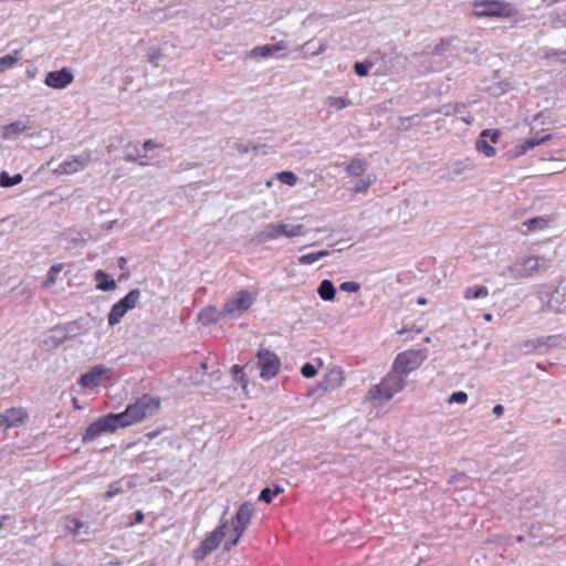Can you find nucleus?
Listing matches in <instances>:
<instances>
[{
  "instance_id": "7ed1b4c3",
  "label": "nucleus",
  "mask_w": 566,
  "mask_h": 566,
  "mask_svg": "<svg viewBox=\"0 0 566 566\" xmlns=\"http://www.w3.org/2000/svg\"><path fill=\"white\" fill-rule=\"evenodd\" d=\"M254 510V504L251 502H244L240 505L230 522V526L228 525L229 538L224 542V551H230L238 544L251 522Z\"/></svg>"
},
{
  "instance_id": "69168bd1",
  "label": "nucleus",
  "mask_w": 566,
  "mask_h": 566,
  "mask_svg": "<svg viewBox=\"0 0 566 566\" xmlns=\"http://www.w3.org/2000/svg\"><path fill=\"white\" fill-rule=\"evenodd\" d=\"M9 515H1L0 516V528L3 526L4 522L9 520Z\"/></svg>"
},
{
  "instance_id": "2f4dec72",
  "label": "nucleus",
  "mask_w": 566,
  "mask_h": 566,
  "mask_svg": "<svg viewBox=\"0 0 566 566\" xmlns=\"http://www.w3.org/2000/svg\"><path fill=\"white\" fill-rule=\"evenodd\" d=\"M125 316V313L120 310V307L115 303L108 315H107V321H108V324L109 326H115L117 325L122 318Z\"/></svg>"
},
{
  "instance_id": "393cba45",
  "label": "nucleus",
  "mask_w": 566,
  "mask_h": 566,
  "mask_svg": "<svg viewBox=\"0 0 566 566\" xmlns=\"http://www.w3.org/2000/svg\"><path fill=\"white\" fill-rule=\"evenodd\" d=\"M548 220L544 217H535L532 219H527L523 222V227L525 230H522L524 233L534 232L538 230H543L547 227Z\"/></svg>"
},
{
  "instance_id": "7c9ffc66",
  "label": "nucleus",
  "mask_w": 566,
  "mask_h": 566,
  "mask_svg": "<svg viewBox=\"0 0 566 566\" xmlns=\"http://www.w3.org/2000/svg\"><path fill=\"white\" fill-rule=\"evenodd\" d=\"M22 180L23 177L21 174H15L14 176H10L7 171L0 174V186L3 188L19 185Z\"/></svg>"
},
{
  "instance_id": "e2e57ef3",
  "label": "nucleus",
  "mask_w": 566,
  "mask_h": 566,
  "mask_svg": "<svg viewBox=\"0 0 566 566\" xmlns=\"http://www.w3.org/2000/svg\"><path fill=\"white\" fill-rule=\"evenodd\" d=\"M7 423L4 422V418L2 413H0V430H7Z\"/></svg>"
},
{
  "instance_id": "e433bc0d",
  "label": "nucleus",
  "mask_w": 566,
  "mask_h": 566,
  "mask_svg": "<svg viewBox=\"0 0 566 566\" xmlns=\"http://www.w3.org/2000/svg\"><path fill=\"white\" fill-rule=\"evenodd\" d=\"M62 265L61 264H54L50 268L46 274V279L44 281V286L50 287L52 284L55 283L57 274L61 272Z\"/></svg>"
},
{
  "instance_id": "423d86ee",
  "label": "nucleus",
  "mask_w": 566,
  "mask_h": 566,
  "mask_svg": "<svg viewBox=\"0 0 566 566\" xmlns=\"http://www.w3.org/2000/svg\"><path fill=\"white\" fill-rule=\"evenodd\" d=\"M227 536L229 537L228 521L222 522L200 542L199 546L192 552L193 559L197 562L203 560Z\"/></svg>"
},
{
  "instance_id": "a211bd4d",
  "label": "nucleus",
  "mask_w": 566,
  "mask_h": 566,
  "mask_svg": "<svg viewBox=\"0 0 566 566\" xmlns=\"http://www.w3.org/2000/svg\"><path fill=\"white\" fill-rule=\"evenodd\" d=\"M29 129L30 126L27 122L15 120L2 127L1 137L4 140H12Z\"/></svg>"
},
{
  "instance_id": "a878e982",
  "label": "nucleus",
  "mask_w": 566,
  "mask_h": 566,
  "mask_svg": "<svg viewBox=\"0 0 566 566\" xmlns=\"http://www.w3.org/2000/svg\"><path fill=\"white\" fill-rule=\"evenodd\" d=\"M21 59L20 50H15L10 54L0 57V73L13 67Z\"/></svg>"
},
{
  "instance_id": "1a4fd4ad",
  "label": "nucleus",
  "mask_w": 566,
  "mask_h": 566,
  "mask_svg": "<svg viewBox=\"0 0 566 566\" xmlns=\"http://www.w3.org/2000/svg\"><path fill=\"white\" fill-rule=\"evenodd\" d=\"M118 428H122V426H119L116 415L108 413L92 422L83 433L82 440L83 442H91L104 433L116 431Z\"/></svg>"
},
{
  "instance_id": "603ef678",
  "label": "nucleus",
  "mask_w": 566,
  "mask_h": 566,
  "mask_svg": "<svg viewBox=\"0 0 566 566\" xmlns=\"http://www.w3.org/2000/svg\"><path fill=\"white\" fill-rule=\"evenodd\" d=\"M144 157H145V155H140L139 149L136 150V154H133L129 151H127L125 154V160H127V161H136L138 158H144Z\"/></svg>"
},
{
  "instance_id": "2eb2a0df",
  "label": "nucleus",
  "mask_w": 566,
  "mask_h": 566,
  "mask_svg": "<svg viewBox=\"0 0 566 566\" xmlns=\"http://www.w3.org/2000/svg\"><path fill=\"white\" fill-rule=\"evenodd\" d=\"M551 139H552V135H549V134L544 135L542 137L528 138L522 143L515 145L510 150V156L512 158H518V157L525 155L528 150L533 149L534 147L539 146Z\"/></svg>"
},
{
  "instance_id": "bf43d9fd",
  "label": "nucleus",
  "mask_w": 566,
  "mask_h": 566,
  "mask_svg": "<svg viewBox=\"0 0 566 566\" xmlns=\"http://www.w3.org/2000/svg\"><path fill=\"white\" fill-rule=\"evenodd\" d=\"M315 252L317 254L318 260H321L331 254V249L319 250V251H315Z\"/></svg>"
},
{
  "instance_id": "4d7b16f0",
  "label": "nucleus",
  "mask_w": 566,
  "mask_h": 566,
  "mask_svg": "<svg viewBox=\"0 0 566 566\" xmlns=\"http://www.w3.org/2000/svg\"><path fill=\"white\" fill-rule=\"evenodd\" d=\"M155 147H156V144H155L153 140H150V139H149V140H146V142L143 144V150H144V151H148V150H150V149H153V148H155Z\"/></svg>"
},
{
  "instance_id": "6e6552de",
  "label": "nucleus",
  "mask_w": 566,
  "mask_h": 566,
  "mask_svg": "<svg viewBox=\"0 0 566 566\" xmlns=\"http://www.w3.org/2000/svg\"><path fill=\"white\" fill-rule=\"evenodd\" d=\"M547 261L542 256H528L515 262L509 268L515 280L526 279L547 269Z\"/></svg>"
},
{
  "instance_id": "ddd939ff",
  "label": "nucleus",
  "mask_w": 566,
  "mask_h": 566,
  "mask_svg": "<svg viewBox=\"0 0 566 566\" xmlns=\"http://www.w3.org/2000/svg\"><path fill=\"white\" fill-rule=\"evenodd\" d=\"M74 80V76L70 70L63 67L59 71H51L44 78L45 85L54 90H63L67 87Z\"/></svg>"
},
{
  "instance_id": "f8f14e48",
  "label": "nucleus",
  "mask_w": 566,
  "mask_h": 566,
  "mask_svg": "<svg viewBox=\"0 0 566 566\" xmlns=\"http://www.w3.org/2000/svg\"><path fill=\"white\" fill-rule=\"evenodd\" d=\"M90 161L91 153L83 151L80 155L67 157L54 169V172L57 175H72L83 170Z\"/></svg>"
},
{
  "instance_id": "13d9d810",
  "label": "nucleus",
  "mask_w": 566,
  "mask_h": 566,
  "mask_svg": "<svg viewBox=\"0 0 566 566\" xmlns=\"http://www.w3.org/2000/svg\"><path fill=\"white\" fill-rule=\"evenodd\" d=\"M312 44H313V41H307L306 43H304V44L301 46V50H302V51H304V54H303V56H304V57H306V56H307L308 51H310V49H311Z\"/></svg>"
},
{
  "instance_id": "473e14b6",
  "label": "nucleus",
  "mask_w": 566,
  "mask_h": 566,
  "mask_svg": "<svg viewBox=\"0 0 566 566\" xmlns=\"http://www.w3.org/2000/svg\"><path fill=\"white\" fill-rule=\"evenodd\" d=\"M486 137H482V134L480 135V138L475 143V147L479 151H482L486 157L491 158L495 156V149L492 147L486 140Z\"/></svg>"
},
{
  "instance_id": "c9c22d12",
  "label": "nucleus",
  "mask_w": 566,
  "mask_h": 566,
  "mask_svg": "<svg viewBox=\"0 0 566 566\" xmlns=\"http://www.w3.org/2000/svg\"><path fill=\"white\" fill-rule=\"evenodd\" d=\"M67 331L69 328L64 329L60 327L52 329L51 339L55 346L62 344L64 340L69 338Z\"/></svg>"
},
{
  "instance_id": "de8ad7c7",
  "label": "nucleus",
  "mask_w": 566,
  "mask_h": 566,
  "mask_svg": "<svg viewBox=\"0 0 566 566\" xmlns=\"http://www.w3.org/2000/svg\"><path fill=\"white\" fill-rule=\"evenodd\" d=\"M301 373L305 378H313L317 374V370L314 365L306 363L302 366Z\"/></svg>"
},
{
  "instance_id": "a19ab883",
  "label": "nucleus",
  "mask_w": 566,
  "mask_h": 566,
  "mask_svg": "<svg viewBox=\"0 0 566 566\" xmlns=\"http://www.w3.org/2000/svg\"><path fill=\"white\" fill-rule=\"evenodd\" d=\"M231 371L233 375V379L238 382H241L242 386L245 387L247 380H245V374L243 371V367L240 365H233L231 368Z\"/></svg>"
},
{
  "instance_id": "c756f323",
  "label": "nucleus",
  "mask_w": 566,
  "mask_h": 566,
  "mask_svg": "<svg viewBox=\"0 0 566 566\" xmlns=\"http://www.w3.org/2000/svg\"><path fill=\"white\" fill-rule=\"evenodd\" d=\"M468 169H470V165L467 160H458L448 167V177L455 178L457 176L462 175Z\"/></svg>"
},
{
  "instance_id": "5fc2aeb1",
  "label": "nucleus",
  "mask_w": 566,
  "mask_h": 566,
  "mask_svg": "<svg viewBox=\"0 0 566 566\" xmlns=\"http://www.w3.org/2000/svg\"><path fill=\"white\" fill-rule=\"evenodd\" d=\"M326 49H327V43L326 42H321L319 45L310 53V55L311 56H316V55L323 53Z\"/></svg>"
},
{
  "instance_id": "9b49d317",
  "label": "nucleus",
  "mask_w": 566,
  "mask_h": 566,
  "mask_svg": "<svg viewBox=\"0 0 566 566\" xmlns=\"http://www.w3.org/2000/svg\"><path fill=\"white\" fill-rule=\"evenodd\" d=\"M256 358L262 379L270 380L280 371L281 360L275 353L261 348L256 354Z\"/></svg>"
},
{
  "instance_id": "f257e3e1",
  "label": "nucleus",
  "mask_w": 566,
  "mask_h": 566,
  "mask_svg": "<svg viewBox=\"0 0 566 566\" xmlns=\"http://www.w3.org/2000/svg\"><path fill=\"white\" fill-rule=\"evenodd\" d=\"M158 398L143 396L135 403L128 405L123 412L115 413L122 428L128 427L153 416L159 409Z\"/></svg>"
},
{
  "instance_id": "72a5a7b5",
  "label": "nucleus",
  "mask_w": 566,
  "mask_h": 566,
  "mask_svg": "<svg viewBox=\"0 0 566 566\" xmlns=\"http://www.w3.org/2000/svg\"><path fill=\"white\" fill-rule=\"evenodd\" d=\"M283 492V489L280 486H275L273 490L270 488H264L259 495V500L265 503H270L273 496L279 495Z\"/></svg>"
},
{
  "instance_id": "0eeeda50",
  "label": "nucleus",
  "mask_w": 566,
  "mask_h": 566,
  "mask_svg": "<svg viewBox=\"0 0 566 566\" xmlns=\"http://www.w3.org/2000/svg\"><path fill=\"white\" fill-rule=\"evenodd\" d=\"M427 357L428 350L426 348L408 349L397 355L392 367L407 377L411 371L419 368Z\"/></svg>"
},
{
  "instance_id": "412c9836",
  "label": "nucleus",
  "mask_w": 566,
  "mask_h": 566,
  "mask_svg": "<svg viewBox=\"0 0 566 566\" xmlns=\"http://www.w3.org/2000/svg\"><path fill=\"white\" fill-rule=\"evenodd\" d=\"M222 318H227L226 315L223 314V308L221 311H219L214 306H206L198 314V319L203 325H210V324L217 323L218 321H220Z\"/></svg>"
},
{
  "instance_id": "20e7f679",
  "label": "nucleus",
  "mask_w": 566,
  "mask_h": 566,
  "mask_svg": "<svg viewBox=\"0 0 566 566\" xmlns=\"http://www.w3.org/2000/svg\"><path fill=\"white\" fill-rule=\"evenodd\" d=\"M476 18L509 19L518 14V9L504 0H475L472 3Z\"/></svg>"
},
{
  "instance_id": "3c124183",
  "label": "nucleus",
  "mask_w": 566,
  "mask_h": 566,
  "mask_svg": "<svg viewBox=\"0 0 566 566\" xmlns=\"http://www.w3.org/2000/svg\"><path fill=\"white\" fill-rule=\"evenodd\" d=\"M144 521V513L142 511H136L133 513L130 518V524L135 525L142 523Z\"/></svg>"
},
{
  "instance_id": "bb28decb",
  "label": "nucleus",
  "mask_w": 566,
  "mask_h": 566,
  "mask_svg": "<svg viewBox=\"0 0 566 566\" xmlns=\"http://www.w3.org/2000/svg\"><path fill=\"white\" fill-rule=\"evenodd\" d=\"M489 295V290L482 285L469 286L464 290L463 296L465 300L483 298Z\"/></svg>"
},
{
  "instance_id": "5701e85b",
  "label": "nucleus",
  "mask_w": 566,
  "mask_h": 566,
  "mask_svg": "<svg viewBox=\"0 0 566 566\" xmlns=\"http://www.w3.org/2000/svg\"><path fill=\"white\" fill-rule=\"evenodd\" d=\"M96 289L99 291H113L116 287V282L103 270H97L94 273Z\"/></svg>"
},
{
  "instance_id": "8fccbe9b",
  "label": "nucleus",
  "mask_w": 566,
  "mask_h": 566,
  "mask_svg": "<svg viewBox=\"0 0 566 566\" xmlns=\"http://www.w3.org/2000/svg\"><path fill=\"white\" fill-rule=\"evenodd\" d=\"M453 105H443L439 113L443 114L444 116H451L457 114V107H452Z\"/></svg>"
},
{
  "instance_id": "6e6d98bb",
  "label": "nucleus",
  "mask_w": 566,
  "mask_h": 566,
  "mask_svg": "<svg viewBox=\"0 0 566 566\" xmlns=\"http://www.w3.org/2000/svg\"><path fill=\"white\" fill-rule=\"evenodd\" d=\"M503 412H504V407H503L502 405H495V406L493 407V413H494L497 418H500V417L503 415Z\"/></svg>"
},
{
  "instance_id": "6ab92c4d",
  "label": "nucleus",
  "mask_w": 566,
  "mask_h": 566,
  "mask_svg": "<svg viewBox=\"0 0 566 566\" xmlns=\"http://www.w3.org/2000/svg\"><path fill=\"white\" fill-rule=\"evenodd\" d=\"M135 483L133 478H123L119 479L108 485L107 491L104 494V497L109 500L118 494L129 491L134 488Z\"/></svg>"
},
{
  "instance_id": "49530a36",
  "label": "nucleus",
  "mask_w": 566,
  "mask_h": 566,
  "mask_svg": "<svg viewBox=\"0 0 566 566\" xmlns=\"http://www.w3.org/2000/svg\"><path fill=\"white\" fill-rule=\"evenodd\" d=\"M339 289L344 292L355 293L359 291L360 285L354 281H346L340 284Z\"/></svg>"
},
{
  "instance_id": "f03ea898",
  "label": "nucleus",
  "mask_w": 566,
  "mask_h": 566,
  "mask_svg": "<svg viewBox=\"0 0 566 566\" xmlns=\"http://www.w3.org/2000/svg\"><path fill=\"white\" fill-rule=\"evenodd\" d=\"M306 233L307 229L302 223L271 222L254 235V240L258 243H264L280 238L304 237Z\"/></svg>"
},
{
  "instance_id": "052dcab7",
  "label": "nucleus",
  "mask_w": 566,
  "mask_h": 566,
  "mask_svg": "<svg viewBox=\"0 0 566 566\" xmlns=\"http://www.w3.org/2000/svg\"><path fill=\"white\" fill-rule=\"evenodd\" d=\"M452 107H457V114H462L465 109L464 104H454Z\"/></svg>"
},
{
  "instance_id": "f704fd0d",
  "label": "nucleus",
  "mask_w": 566,
  "mask_h": 566,
  "mask_svg": "<svg viewBox=\"0 0 566 566\" xmlns=\"http://www.w3.org/2000/svg\"><path fill=\"white\" fill-rule=\"evenodd\" d=\"M375 178H371V176H367L366 178H363L358 180L353 188L354 193H365L374 182Z\"/></svg>"
},
{
  "instance_id": "ea45409f",
  "label": "nucleus",
  "mask_w": 566,
  "mask_h": 566,
  "mask_svg": "<svg viewBox=\"0 0 566 566\" xmlns=\"http://www.w3.org/2000/svg\"><path fill=\"white\" fill-rule=\"evenodd\" d=\"M83 523L77 518H70L67 517L65 521V527L69 532H71L74 535L80 534V530L82 528Z\"/></svg>"
},
{
  "instance_id": "39448f33",
  "label": "nucleus",
  "mask_w": 566,
  "mask_h": 566,
  "mask_svg": "<svg viewBox=\"0 0 566 566\" xmlns=\"http://www.w3.org/2000/svg\"><path fill=\"white\" fill-rule=\"evenodd\" d=\"M406 380L407 377L392 367L381 382L369 390V395L373 399L388 401L405 388Z\"/></svg>"
},
{
  "instance_id": "680f3d73",
  "label": "nucleus",
  "mask_w": 566,
  "mask_h": 566,
  "mask_svg": "<svg viewBox=\"0 0 566 566\" xmlns=\"http://www.w3.org/2000/svg\"><path fill=\"white\" fill-rule=\"evenodd\" d=\"M7 423L4 422V418L2 413H0V430H7Z\"/></svg>"
},
{
  "instance_id": "864d4df0",
  "label": "nucleus",
  "mask_w": 566,
  "mask_h": 566,
  "mask_svg": "<svg viewBox=\"0 0 566 566\" xmlns=\"http://www.w3.org/2000/svg\"><path fill=\"white\" fill-rule=\"evenodd\" d=\"M551 57H555L558 61L566 63V50L564 51H554L551 55Z\"/></svg>"
},
{
  "instance_id": "37998d69",
  "label": "nucleus",
  "mask_w": 566,
  "mask_h": 566,
  "mask_svg": "<svg viewBox=\"0 0 566 566\" xmlns=\"http://www.w3.org/2000/svg\"><path fill=\"white\" fill-rule=\"evenodd\" d=\"M316 261H318L316 252L303 254V255L298 256V259H297V262L301 265H311V264L315 263Z\"/></svg>"
},
{
  "instance_id": "0e129e2a",
  "label": "nucleus",
  "mask_w": 566,
  "mask_h": 566,
  "mask_svg": "<svg viewBox=\"0 0 566 566\" xmlns=\"http://www.w3.org/2000/svg\"><path fill=\"white\" fill-rule=\"evenodd\" d=\"M25 73H27L28 77L33 78V77H35L36 71L28 69Z\"/></svg>"
},
{
  "instance_id": "c03bdc74",
  "label": "nucleus",
  "mask_w": 566,
  "mask_h": 566,
  "mask_svg": "<svg viewBox=\"0 0 566 566\" xmlns=\"http://www.w3.org/2000/svg\"><path fill=\"white\" fill-rule=\"evenodd\" d=\"M468 395L464 391H454L448 399L449 403H465Z\"/></svg>"
},
{
  "instance_id": "9d476101",
  "label": "nucleus",
  "mask_w": 566,
  "mask_h": 566,
  "mask_svg": "<svg viewBox=\"0 0 566 566\" xmlns=\"http://www.w3.org/2000/svg\"><path fill=\"white\" fill-rule=\"evenodd\" d=\"M254 302V297L247 291H240L229 298L223 305V314L227 318H238L248 311Z\"/></svg>"
},
{
  "instance_id": "b1692460",
  "label": "nucleus",
  "mask_w": 566,
  "mask_h": 566,
  "mask_svg": "<svg viewBox=\"0 0 566 566\" xmlns=\"http://www.w3.org/2000/svg\"><path fill=\"white\" fill-rule=\"evenodd\" d=\"M317 293L322 300L331 302L335 300L336 289L332 281L324 280L319 283Z\"/></svg>"
},
{
  "instance_id": "f3484780",
  "label": "nucleus",
  "mask_w": 566,
  "mask_h": 566,
  "mask_svg": "<svg viewBox=\"0 0 566 566\" xmlns=\"http://www.w3.org/2000/svg\"><path fill=\"white\" fill-rule=\"evenodd\" d=\"M287 49V43L285 41H280L274 44H265L261 46H255L249 52V56L254 59H265L274 55L277 52L284 51Z\"/></svg>"
},
{
  "instance_id": "cd10ccee",
  "label": "nucleus",
  "mask_w": 566,
  "mask_h": 566,
  "mask_svg": "<svg viewBox=\"0 0 566 566\" xmlns=\"http://www.w3.org/2000/svg\"><path fill=\"white\" fill-rule=\"evenodd\" d=\"M365 170L366 163L358 158H354L346 167V172L353 177L361 176L365 172Z\"/></svg>"
},
{
  "instance_id": "dca6fc26",
  "label": "nucleus",
  "mask_w": 566,
  "mask_h": 566,
  "mask_svg": "<svg viewBox=\"0 0 566 566\" xmlns=\"http://www.w3.org/2000/svg\"><path fill=\"white\" fill-rule=\"evenodd\" d=\"M344 379L343 369L339 367H332L326 371L323 380L319 382V387L325 391L334 390L343 385Z\"/></svg>"
},
{
  "instance_id": "c85d7f7f",
  "label": "nucleus",
  "mask_w": 566,
  "mask_h": 566,
  "mask_svg": "<svg viewBox=\"0 0 566 566\" xmlns=\"http://www.w3.org/2000/svg\"><path fill=\"white\" fill-rule=\"evenodd\" d=\"M325 104L335 108L336 111H340L343 108L352 106L353 102L346 97L328 96L325 101Z\"/></svg>"
},
{
  "instance_id": "4c0bfd02",
  "label": "nucleus",
  "mask_w": 566,
  "mask_h": 566,
  "mask_svg": "<svg viewBox=\"0 0 566 566\" xmlns=\"http://www.w3.org/2000/svg\"><path fill=\"white\" fill-rule=\"evenodd\" d=\"M277 179L287 186H295L297 182V176L292 171H281L277 174Z\"/></svg>"
},
{
  "instance_id": "aec40b11",
  "label": "nucleus",
  "mask_w": 566,
  "mask_h": 566,
  "mask_svg": "<svg viewBox=\"0 0 566 566\" xmlns=\"http://www.w3.org/2000/svg\"><path fill=\"white\" fill-rule=\"evenodd\" d=\"M7 428H14L23 423L28 417L27 411L23 408H9L2 412Z\"/></svg>"
},
{
  "instance_id": "338daca9",
  "label": "nucleus",
  "mask_w": 566,
  "mask_h": 566,
  "mask_svg": "<svg viewBox=\"0 0 566 566\" xmlns=\"http://www.w3.org/2000/svg\"><path fill=\"white\" fill-rule=\"evenodd\" d=\"M463 479H465V476H464V475H459V476H454V478H452L449 482H450V483H454V482L460 481V480H463Z\"/></svg>"
},
{
  "instance_id": "79ce46f5",
  "label": "nucleus",
  "mask_w": 566,
  "mask_h": 566,
  "mask_svg": "<svg viewBox=\"0 0 566 566\" xmlns=\"http://www.w3.org/2000/svg\"><path fill=\"white\" fill-rule=\"evenodd\" d=\"M450 42L448 40H441L438 44L434 45V48L431 51V54L433 56H440L443 55L444 52L449 49Z\"/></svg>"
},
{
  "instance_id": "4be33fe9",
  "label": "nucleus",
  "mask_w": 566,
  "mask_h": 566,
  "mask_svg": "<svg viewBox=\"0 0 566 566\" xmlns=\"http://www.w3.org/2000/svg\"><path fill=\"white\" fill-rule=\"evenodd\" d=\"M140 300V291L135 289L129 291L123 298H120L116 304L120 307V310L126 314L129 310H133L137 306Z\"/></svg>"
},
{
  "instance_id": "774afa93",
  "label": "nucleus",
  "mask_w": 566,
  "mask_h": 566,
  "mask_svg": "<svg viewBox=\"0 0 566 566\" xmlns=\"http://www.w3.org/2000/svg\"><path fill=\"white\" fill-rule=\"evenodd\" d=\"M483 318L486 321V322H490L492 319V314L488 313V314H484Z\"/></svg>"
},
{
  "instance_id": "4468645a",
  "label": "nucleus",
  "mask_w": 566,
  "mask_h": 566,
  "mask_svg": "<svg viewBox=\"0 0 566 566\" xmlns=\"http://www.w3.org/2000/svg\"><path fill=\"white\" fill-rule=\"evenodd\" d=\"M109 373V369L102 364L93 366L88 371L83 374L78 384L83 388H94L101 385L102 378Z\"/></svg>"
},
{
  "instance_id": "09e8293b",
  "label": "nucleus",
  "mask_w": 566,
  "mask_h": 566,
  "mask_svg": "<svg viewBox=\"0 0 566 566\" xmlns=\"http://www.w3.org/2000/svg\"><path fill=\"white\" fill-rule=\"evenodd\" d=\"M482 137H490L491 142L493 144H496L499 138H500V132L494 129V130H491V129H484L482 132Z\"/></svg>"
},
{
  "instance_id": "a18cd8bd",
  "label": "nucleus",
  "mask_w": 566,
  "mask_h": 566,
  "mask_svg": "<svg viewBox=\"0 0 566 566\" xmlns=\"http://www.w3.org/2000/svg\"><path fill=\"white\" fill-rule=\"evenodd\" d=\"M163 56V52L159 49L150 50L147 54V60L155 67L158 66V60Z\"/></svg>"
},
{
  "instance_id": "58836bf2",
  "label": "nucleus",
  "mask_w": 566,
  "mask_h": 566,
  "mask_svg": "<svg viewBox=\"0 0 566 566\" xmlns=\"http://www.w3.org/2000/svg\"><path fill=\"white\" fill-rule=\"evenodd\" d=\"M373 63L368 61L356 62L354 64V71L358 76H366L369 70L373 67Z\"/></svg>"
}]
</instances>
